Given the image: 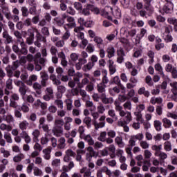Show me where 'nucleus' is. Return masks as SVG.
I'll list each match as a JSON object with an SVG mask.
<instances>
[{
    "label": "nucleus",
    "mask_w": 177,
    "mask_h": 177,
    "mask_svg": "<svg viewBox=\"0 0 177 177\" xmlns=\"http://www.w3.org/2000/svg\"><path fill=\"white\" fill-rule=\"evenodd\" d=\"M110 13H111L115 19H121V10L117 6L111 8L110 6H106L102 10L101 16H104V17H106L108 20H113L109 15Z\"/></svg>",
    "instance_id": "obj_1"
},
{
    "label": "nucleus",
    "mask_w": 177,
    "mask_h": 177,
    "mask_svg": "<svg viewBox=\"0 0 177 177\" xmlns=\"http://www.w3.org/2000/svg\"><path fill=\"white\" fill-rule=\"evenodd\" d=\"M115 109L119 113L120 117H125V120H123V122L125 124H129L132 121V113L129 111L125 112L124 108L121 106V104L118 100H115L114 102Z\"/></svg>",
    "instance_id": "obj_2"
},
{
    "label": "nucleus",
    "mask_w": 177,
    "mask_h": 177,
    "mask_svg": "<svg viewBox=\"0 0 177 177\" xmlns=\"http://www.w3.org/2000/svg\"><path fill=\"white\" fill-rule=\"evenodd\" d=\"M145 109L146 105H145V104H140L136 106V111L133 113L136 121L140 122L141 124H143V122H145V120H143V114H142V112Z\"/></svg>",
    "instance_id": "obj_3"
},
{
    "label": "nucleus",
    "mask_w": 177,
    "mask_h": 177,
    "mask_svg": "<svg viewBox=\"0 0 177 177\" xmlns=\"http://www.w3.org/2000/svg\"><path fill=\"white\" fill-rule=\"evenodd\" d=\"M67 24L64 25V30H67V28H75L77 24H75V19L74 17L67 15L66 17Z\"/></svg>",
    "instance_id": "obj_4"
},
{
    "label": "nucleus",
    "mask_w": 177,
    "mask_h": 177,
    "mask_svg": "<svg viewBox=\"0 0 177 177\" xmlns=\"http://www.w3.org/2000/svg\"><path fill=\"white\" fill-rule=\"evenodd\" d=\"M19 99L20 97L19 96V94L13 93L12 95H11V99L10 100V107H12L13 109H17L19 105L16 102L19 100Z\"/></svg>",
    "instance_id": "obj_5"
},
{
    "label": "nucleus",
    "mask_w": 177,
    "mask_h": 177,
    "mask_svg": "<svg viewBox=\"0 0 177 177\" xmlns=\"http://www.w3.org/2000/svg\"><path fill=\"white\" fill-rule=\"evenodd\" d=\"M66 19H67V14L64 13L62 15V17H55L54 19L55 23L59 26V27L63 26L64 28V23H66Z\"/></svg>",
    "instance_id": "obj_6"
},
{
    "label": "nucleus",
    "mask_w": 177,
    "mask_h": 177,
    "mask_svg": "<svg viewBox=\"0 0 177 177\" xmlns=\"http://www.w3.org/2000/svg\"><path fill=\"white\" fill-rule=\"evenodd\" d=\"M145 9L147 12L145 10H141L140 11V16H141V17H145V19H147V16H151V14L153 13V12H154V9L149 6H146Z\"/></svg>",
    "instance_id": "obj_7"
},
{
    "label": "nucleus",
    "mask_w": 177,
    "mask_h": 177,
    "mask_svg": "<svg viewBox=\"0 0 177 177\" xmlns=\"http://www.w3.org/2000/svg\"><path fill=\"white\" fill-rule=\"evenodd\" d=\"M75 153L71 149H68L65 151V156L64 157V162H68L71 160V157H74Z\"/></svg>",
    "instance_id": "obj_8"
},
{
    "label": "nucleus",
    "mask_w": 177,
    "mask_h": 177,
    "mask_svg": "<svg viewBox=\"0 0 177 177\" xmlns=\"http://www.w3.org/2000/svg\"><path fill=\"white\" fill-rule=\"evenodd\" d=\"M169 28L165 27V32L162 35V38L165 41V42H172L174 38L169 34Z\"/></svg>",
    "instance_id": "obj_9"
},
{
    "label": "nucleus",
    "mask_w": 177,
    "mask_h": 177,
    "mask_svg": "<svg viewBox=\"0 0 177 177\" xmlns=\"http://www.w3.org/2000/svg\"><path fill=\"white\" fill-rule=\"evenodd\" d=\"M84 28L82 26H77L74 28V32H75L76 37H77L78 39H84V32H82L81 31L84 30Z\"/></svg>",
    "instance_id": "obj_10"
},
{
    "label": "nucleus",
    "mask_w": 177,
    "mask_h": 177,
    "mask_svg": "<svg viewBox=\"0 0 177 177\" xmlns=\"http://www.w3.org/2000/svg\"><path fill=\"white\" fill-rule=\"evenodd\" d=\"M104 120H106V116L102 115L99 119V121H101V122H97V121L94 122V126L95 129H99V128H104L106 125V122H104Z\"/></svg>",
    "instance_id": "obj_11"
},
{
    "label": "nucleus",
    "mask_w": 177,
    "mask_h": 177,
    "mask_svg": "<svg viewBox=\"0 0 177 177\" xmlns=\"http://www.w3.org/2000/svg\"><path fill=\"white\" fill-rule=\"evenodd\" d=\"M1 8L2 9V13L4 15L5 17L8 19V20H10V10H9V8L6 5H1Z\"/></svg>",
    "instance_id": "obj_12"
},
{
    "label": "nucleus",
    "mask_w": 177,
    "mask_h": 177,
    "mask_svg": "<svg viewBox=\"0 0 177 177\" xmlns=\"http://www.w3.org/2000/svg\"><path fill=\"white\" fill-rule=\"evenodd\" d=\"M106 52L107 53L106 57L109 59H111V57H114V56H115V48H114L113 46H108Z\"/></svg>",
    "instance_id": "obj_13"
},
{
    "label": "nucleus",
    "mask_w": 177,
    "mask_h": 177,
    "mask_svg": "<svg viewBox=\"0 0 177 177\" xmlns=\"http://www.w3.org/2000/svg\"><path fill=\"white\" fill-rule=\"evenodd\" d=\"M174 10V3L172 1H169L163 7V11L165 13H171Z\"/></svg>",
    "instance_id": "obj_14"
},
{
    "label": "nucleus",
    "mask_w": 177,
    "mask_h": 177,
    "mask_svg": "<svg viewBox=\"0 0 177 177\" xmlns=\"http://www.w3.org/2000/svg\"><path fill=\"white\" fill-rule=\"evenodd\" d=\"M164 100L161 97H152L150 99V103L153 106L156 104H162Z\"/></svg>",
    "instance_id": "obj_15"
},
{
    "label": "nucleus",
    "mask_w": 177,
    "mask_h": 177,
    "mask_svg": "<svg viewBox=\"0 0 177 177\" xmlns=\"http://www.w3.org/2000/svg\"><path fill=\"white\" fill-rule=\"evenodd\" d=\"M63 127L53 128V133H54L55 136H57V138H60V136H63Z\"/></svg>",
    "instance_id": "obj_16"
},
{
    "label": "nucleus",
    "mask_w": 177,
    "mask_h": 177,
    "mask_svg": "<svg viewBox=\"0 0 177 177\" xmlns=\"http://www.w3.org/2000/svg\"><path fill=\"white\" fill-rule=\"evenodd\" d=\"M20 135L22 139L24 140L25 143L27 145L31 143V137H30L27 131H21Z\"/></svg>",
    "instance_id": "obj_17"
},
{
    "label": "nucleus",
    "mask_w": 177,
    "mask_h": 177,
    "mask_svg": "<svg viewBox=\"0 0 177 177\" xmlns=\"http://www.w3.org/2000/svg\"><path fill=\"white\" fill-rule=\"evenodd\" d=\"M94 42H95L97 48H104V42L103 41V39H102V37L98 36L95 37Z\"/></svg>",
    "instance_id": "obj_18"
},
{
    "label": "nucleus",
    "mask_w": 177,
    "mask_h": 177,
    "mask_svg": "<svg viewBox=\"0 0 177 177\" xmlns=\"http://www.w3.org/2000/svg\"><path fill=\"white\" fill-rule=\"evenodd\" d=\"M101 100L104 104H109L113 103L114 102V100H113V97L108 98L105 93H102L101 95Z\"/></svg>",
    "instance_id": "obj_19"
},
{
    "label": "nucleus",
    "mask_w": 177,
    "mask_h": 177,
    "mask_svg": "<svg viewBox=\"0 0 177 177\" xmlns=\"http://www.w3.org/2000/svg\"><path fill=\"white\" fill-rule=\"evenodd\" d=\"M3 38L6 39V44H9L13 42V37L9 35L8 31H4L3 32Z\"/></svg>",
    "instance_id": "obj_20"
},
{
    "label": "nucleus",
    "mask_w": 177,
    "mask_h": 177,
    "mask_svg": "<svg viewBox=\"0 0 177 177\" xmlns=\"http://www.w3.org/2000/svg\"><path fill=\"white\" fill-rule=\"evenodd\" d=\"M43 158L44 160H49L50 158V153H52V149L50 148H46L43 149Z\"/></svg>",
    "instance_id": "obj_21"
},
{
    "label": "nucleus",
    "mask_w": 177,
    "mask_h": 177,
    "mask_svg": "<svg viewBox=\"0 0 177 177\" xmlns=\"http://www.w3.org/2000/svg\"><path fill=\"white\" fill-rule=\"evenodd\" d=\"M29 125L30 123H28L27 120H24L19 124V129L22 131V132H26V130H27V128H28Z\"/></svg>",
    "instance_id": "obj_22"
},
{
    "label": "nucleus",
    "mask_w": 177,
    "mask_h": 177,
    "mask_svg": "<svg viewBox=\"0 0 177 177\" xmlns=\"http://www.w3.org/2000/svg\"><path fill=\"white\" fill-rule=\"evenodd\" d=\"M118 126L122 127L123 128L124 132H128L129 131V127H128V124L124 123V120H118Z\"/></svg>",
    "instance_id": "obj_23"
},
{
    "label": "nucleus",
    "mask_w": 177,
    "mask_h": 177,
    "mask_svg": "<svg viewBox=\"0 0 177 177\" xmlns=\"http://www.w3.org/2000/svg\"><path fill=\"white\" fill-rule=\"evenodd\" d=\"M138 95H143L145 97L150 96V92L146 90V88L141 87L138 91Z\"/></svg>",
    "instance_id": "obj_24"
},
{
    "label": "nucleus",
    "mask_w": 177,
    "mask_h": 177,
    "mask_svg": "<svg viewBox=\"0 0 177 177\" xmlns=\"http://www.w3.org/2000/svg\"><path fill=\"white\" fill-rule=\"evenodd\" d=\"M162 122L163 124L164 128L169 129L171 128V127H172V122L171 121V120L167 118H164L162 120Z\"/></svg>",
    "instance_id": "obj_25"
},
{
    "label": "nucleus",
    "mask_w": 177,
    "mask_h": 177,
    "mask_svg": "<svg viewBox=\"0 0 177 177\" xmlns=\"http://www.w3.org/2000/svg\"><path fill=\"white\" fill-rule=\"evenodd\" d=\"M66 138L64 137H61L59 140V143H58V149L59 150H63L64 149H66Z\"/></svg>",
    "instance_id": "obj_26"
},
{
    "label": "nucleus",
    "mask_w": 177,
    "mask_h": 177,
    "mask_svg": "<svg viewBox=\"0 0 177 177\" xmlns=\"http://www.w3.org/2000/svg\"><path fill=\"white\" fill-rule=\"evenodd\" d=\"M115 142L116 145H118V147L124 148L125 147V143H124V141H122V137L121 136H117L115 138Z\"/></svg>",
    "instance_id": "obj_27"
},
{
    "label": "nucleus",
    "mask_w": 177,
    "mask_h": 177,
    "mask_svg": "<svg viewBox=\"0 0 177 177\" xmlns=\"http://www.w3.org/2000/svg\"><path fill=\"white\" fill-rule=\"evenodd\" d=\"M32 88H33V89L35 90L36 93H37V95H41V89H42V85H41V84H39L38 82H35L32 84Z\"/></svg>",
    "instance_id": "obj_28"
},
{
    "label": "nucleus",
    "mask_w": 177,
    "mask_h": 177,
    "mask_svg": "<svg viewBox=\"0 0 177 177\" xmlns=\"http://www.w3.org/2000/svg\"><path fill=\"white\" fill-rule=\"evenodd\" d=\"M38 80V76L36 75H31L29 77V79L26 82V83L29 86H31L32 85V82L37 81Z\"/></svg>",
    "instance_id": "obj_29"
},
{
    "label": "nucleus",
    "mask_w": 177,
    "mask_h": 177,
    "mask_svg": "<svg viewBox=\"0 0 177 177\" xmlns=\"http://www.w3.org/2000/svg\"><path fill=\"white\" fill-rule=\"evenodd\" d=\"M1 131H7V132H10L12 131V127L10 124H6L5 123H1L0 124Z\"/></svg>",
    "instance_id": "obj_30"
},
{
    "label": "nucleus",
    "mask_w": 177,
    "mask_h": 177,
    "mask_svg": "<svg viewBox=\"0 0 177 177\" xmlns=\"http://www.w3.org/2000/svg\"><path fill=\"white\" fill-rule=\"evenodd\" d=\"M107 86L106 84H104L103 83H99L97 85V90L100 93H104L106 92V88Z\"/></svg>",
    "instance_id": "obj_31"
},
{
    "label": "nucleus",
    "mask_w": 177,
    "mask_h": 177,
    "mask_svg": "<svg viewBox=\"0 0 177 177\" xmlns=\"http://www.w3.org/2000/svg\"><path fill=\"white\" fill-rule=\"evenodd\" d=\"M20 46L21 47V50H20V53L21 55H27V53H28V50H27L26 48V43H24V41H21V43H19Z\"/></svg>",
    "instance_id": "obj_32"
},
{
    "label": "nucleus",
    "mask_w": 177,
    "mask_h": 177,
    "mask_svg": "<svg viewBox=\"0 0 177 177\" xmlns=\"http://www.w3.org/2000/svg\"><path fill=\"white\" fill-rule=\"evenodd\" d=\"M83 138L87 143H88L89 146H93V145H95V141L91 135L84 136Z\"/></svg>",
    "instance_id": "obj_33"
},
{
    "label": "nucleus",
    "mask_w": 177,
    "mask_h": 177,
    "mask_svg": "<svg viewBox=\"0 0 177 177\" xmlns=\"http://www.w3.org/2000/svg\"><path fill=\"white\" fill-rule=\"evenodd\" d=\"M81 174H84V177H90L92 175V172H91V169H88L87 167H83L80 170Z\"/></svg>",
    "instance_id": "obj_34"
},
{
    "label": "nucleus",
    "mask_w": 177,
    "mask_h": 177,
    "mask_svg": "<svg viewBox=\"0 0 177 177\" xmlns=\"http://www.w3.org/2000/svg\"><path fill=\"white\" fill-rule=\"evenodd\" d=\"M163 147L165 151H171L172 150V143L170 141H166L163 144Z\"/></svg>",
    "instance_id": "obj_35"
},
{
    "label": "nucleus",
    "mask_w": 177,
    "mask_h": 177,
    "mask_svg": "<svg viewBox=\"0 0 177 177\" xmlns=\"http://www.w3.org/2000/svg\"><path fill=\"white\" fill-rule=\"evenodd\" d=\"M33 174L35 176H43L44 172L38 167H35L33 168Z\"/></svg>",
    "instance_id": "obj_36"
},
{
    "label": "nucleus",
    "mask_w": 177,
    "mask_h": 177,
    "mask_svg": "<svg viewBox=\"0 0 177 177\" xmlns=\"http://www.w3.org/2000/svg\"><path fill=\"white\" fill-rule=\"evenodd\" d=\"M93 66H95V64H93V62H88L86 64L84 65L83 71H90V70H92V68H93Z\"/></svg>",
    "instance_id": "obj_37"
},
{
    "label": "nucleus",
    "mask_w": 177,
    "mask_h": 177,
    "mask_svg": "<svg viewBox=\"0 0 177 177\" xmlns=\"http://www.w3.org/2000/svg\"><path fill=\"white\" fill-rule=\"evenodd\" d=\"M120 88L115 86L109 89V92L111 96H115V95L120 93Z\"/></svg>",
    "instance_id": "obj_38"
},
{
    "label": "nucleus",
    "mask_w": 177,
    "mask_h": 177,
    "mask_svg": "<svg viewBox=\"0 0 177 177\" xmlns=\"http://www.w3.org/2000/svg\"><path fill=\"white\" fill-rule=\"evenodd\" d=\"M65 103L66 104V109L68 111H71L73 110V100L70 98H67L65 100Z\"/></svg>",
    "instance_id": "obj_39"
},
{
    "label": "nucleus",
    "mask_w": 177,
    "mask_h": 177,
    "mask_svg": "<svg viewBox=\"0 0 177 177\" xmlns=\"http://www.w3.org/2000/svg\"><path fill=\"white\" fill-rule=\"evenodd\" d=\"M32 136L33 137V140H39V136H41V131L39 129H35L32 132Z\"/></svg>",
    "instance_id": "obj_40"
},
{
    "label": "nucleus",
    "mask_w": 177,
    "mask_h": 177,
    "mask_svg": "<svg viewBox=\"0 0 177 177\" xmlns=\"http://www.w3.org/2000/svg\"><path fill=\"white\" fill-rule=\"evenodd\" d=\"M5 121L8 124H12V122H15V118H13V115H12L10 113L7 114V115L4 116Z\"/></svg>",
    "instance_id": "obj_41"
},
{
    "label": "nucleus",
    "mask_w": 177,
    "mask_h": 177,
    "mask_svg": "<svg viewBox=\"0 0 177 177\" xmlns=\"http://www.w3.org/2000/svg\"><path fill=\"white\" fill-rule=\"evenodd\" d=\"M161 125H162V123L160 120H155L153 122L154 128L156 131H157L158 132H160V131L162 129V128L161 127Z\"/></svg>",
    "instance_id": "obj_42"
},
{
    "label": "nucleus",
    "mask_w": 177,
    "mask_h": 177,
    "mask_svg": "<svg viewBox=\"0 0 177 177\" xmlns=\"http://www.w3.org/2000/svg\"><path fill=\"white\" fill-rule=\"evenodd\" d=\"M108 115L109 117H111V118H113L115 121H117L118 120V116L115 114V111L114 109H109L108 111Z\"/></svg>",
    "instance_id": "obj_43"
},
{
    "label": "nucleus",
    "mask_w": 177,
    "mask_h": 177,
    "mask_svg": "<svg viewBox=\"0 0 177 177\" xmlns=\"http://www.w3.org/2000/svg\"><path fill=\"white\" fill-rule=\"evenodd\" d=\"M64 125V120L63 119H57L55 122V128H62V127Z\"/></svg>",
    "instance_id": "obj_44"
},
{
    "label": "nucleus",
    "mask_w": 177,
    "mask_h": 177,
    "mask_svg": "<svg viewBox=\"0 0 177 177\" xmlns=\"http://www.w3.org/2000/svg\"><path fill=\"white\" fill-rule=\"evenodd\" d=\"M140 146L144 150H147V149H149V147H150V145L146 140H141L140 142Z\"/></svg>",
    "instance_id": "obj_45"
},
{
    "label": "nucleus",
    "mask_w": 177,
    "mask_h": 177,
    "mask_svg": "<svg viewBox=\"0 0 177 177\" xmlns=\"http://www.w3.org/2000/svg\"><path fill=\"white\" fill-rule=\"evenodd\" d=\"M36 39L37 41H39L40 42H44V44H46V38L44 37L39 32H37L36 35Z\"/></svg>",
    "instance_id": "obj_46"
},
{
    "label": "nucleus",
    "mask_w": 177,
    "mask_h": 177,
    "mask_svg": "<svg viewBox=\"0 0 177 177\" xmlns=\"http://www.w3.org/2000/svg\"><path fill=\"white\" fill-rule=\"evenodd\" d=\"M129 30H128V28L127 27H122L120 29V34L123 37H125L126 38H128L129 37Z\"/></svg>",
    "instance_id": "obj_47"
},
{
    "label": "nucleus",
    "mask_w": 177,
    "mask_h": 177,
    "mask_svg": "<svg viewBox=\"0 0 177 177\" xmlns=\"http://www.w3.org/2000/svg\"><path fill=\"white\" fill-rule=\"evenodd\" d=\"M14 35L16 37V38H17V41L19 44H21V41H24V39H23V37H21V33H20L19 30H15L14 32Z\"/></svg>",
    "instance_id": "obj_48"
},
{
    "label": "nucleus",
    "mask_w": 177,
    "mask_h": 177,
    "mask_svg": "<svg viewBox=\"0 0 177 177\" xmlns=\"http://www.w3.org/2000/svg\"><path fill=\"white\" fill-rule=\"evenodd\" d=\"M24 154L20 153L19 155H17L13 158V161L15 162H20L21 160H24Z\"/></svg>",
    "instance_id": "obj_49"
},
{
    "label": "nucleus",
    "mask_w": 177,
    "mask_h": 177,
    "mask_svg": "<svg viewBox=\"0 0 177 177\" xmlns=\"http://www.w3.org/2000/svg\"><path fill=\"white\" fill-rule=\"evenodd\" d=\"M27 32H28V37H34L35 32H37V33L38 32V29H35L34 28H31L28 29Z\"/></svg>",
    "instance_id": "obj_50"
},
{
    "label": "nucleus",
    "mask_w": 177,
    "mask_h": 177,
    "mask_svg": "<svg viewBox=\"0 0 177 177\" xmlns=\"http://www.w3.org/2000/svg\"><path fill=\"white\" fill-rule=\"evenodd\" d=\"M80 94L82 96V100H88L89 99V95L86 94V91L85 90L80 89Z\"/></svg>",
    "instance_id": "obj_51"
},
{
    "label": "nucleus",
    "mask_w": 177,
    "mask_h": 177,
    "mask_svg": "<svg viewBox=\"0 0 177 177\" xmlns=\"http://www.w3.org/2000/svg\"><path fill=\"white\" fill-rule=\"evenodd\" d=\"M40 143L43 146H45V145H47L48 143H49V138H48V135L47 134H45L44 136L41 138Z\"/></svg>",
    "instance_id": "obj_52"
},
{
    "label": "nucleus",
    "mask_w": 177,
    "mask_h": 177,
    "mask_svg": "<svg viewBox=\"0 0 177 177\" xmlns=\"http://www.w3.org/2000/svg\"><path fill=\"white\" fill-rule=\"evenodd\" d=\"M123 107L124 110H129L131 111V110H132V102L131 101H127L124 103Z\"/></svg>",
    "instance_id": "obj_53"
},
{
    "label": "nucleus",
    "mask_w": 177,
    "mask_h": 177,
    "mask_svg": "<svg viewBox=\"0 0 177 177\" xmlns=\"http://www.w3.org/2000/svg\"><path fill=\"white\" fill-rule=\"evenodd\" d=\"M155 70L156 71H158L160 73V75H162V77H165V75H164V71H162V66L160 64H156L155 65Z\"/></svg>",
    "instance_id": "obj_54"
},
{
    "label": "nucleus",
    "mask_w": 177,
    "mask_h": 177,
    "mask_svg": "<svg viewBox=\"0 0 177 177\" xmlns=\"http://www.w3.org/2000/svg\"><path fill=\"white\" fill-rule=\"evenodd\" d=\"M106 136H107V133L106 131H102L100 133L97 139L100 142H106Z\"/></svg>",
    "instance_id": "obj_55"
},
{
    "label": "nucleus",
    "mask_w": 177,
    "mask_h": 177,
    "mask_svg": "<svg viewBox=\"0 0 177 177\" xmlns=\"http://www.w3.org/2000/svg\"><path fill=\"white\" fill-rule=\"evenodd\" d=\"M28 106H30V104L26 102H24V104H22L21 109L23 111V113H28V111H30V107H28Z\"/></svg>",
    "instance_id": "obj_56"
},
{
    "label": "nucleus",
    "mask_w": 177,
    "mask_h": 177,
    "mask_svg": "<svg viewBox=\"0 0 177 177\" xmlns=\"http://www.w3.org/2000/svg\"><path fill=\"white\" fill-rule=\"evenodd\" d=\"M88 84H89V79L83 78L82 83L78 84V88H84V86H85V85H88Z\"/></svg>",
    "instance_id": "obj_57"
},
{
    "label": "nucleus",
    "mask_w": 177,
    "mask_h": 177,
    "mask_svg": "<svg viewBox=\"0 0 177 177\" xmlns=\"http://www.w3.org/2000/svg\"><path fill=\"white\" fill-rule=\"evenodd\" d=\"M21 11L23 17H28V15H30L28 8H27V7H25V6L21 7Z\"/></svg>",
    "instance_id": "obj_58"
},
{
    "label": "nucleus",
    "mask_w": 177,
    "mask_h": 177,
    "mask_svg": "<svg viewBox=\"0 0 177 177\" xmlns=\"http://www.w3.org/2000/svg\"><path fill=\"white\" fill-rule=\"evenodd\" d=\"M0 153H1V154L3 155V157L5 158H8V157H9V156H10V152H9V151H8V150H6L5 148H3V147L0 148Z\"/></svg>",
    "instance_id": "obj_59"
},
{
    "label": "nucleus",
    "mask_w": 177,
    "mask_h": 177,
    "mask_svg": "<svg viewBox=\"0 0 177 177\" xmlns=\"http://www.w3.org/2000/svg\"><path fill=\"white\" fill-rule=\"evenodd\" d=\"M54 103L56 106H57L58 109H61V110H63V100L60 99H57L55 100Z\"/></svg>",
    "instance_id": "obj_60"
},
{
    "label": "nucleus",
    "mask_w": 177,
    "mask_h": 177,
    "mask_svg": "<svg viewBox=\"0 0 177 177\" xmlns=\"http://www.w3.org/2000/svg\"><path fill=\"white\" fill-rule=\"evenodd\" d=\"M19 92L21 96H26V93H27V86L24 85L22 87H19Z\"/></svg>",
    "instance_id": "obj_61"
},
{
    "label": "nucleus",
    "mask_w": 177,
    "mask_h": 177,
    "mask_svg": "<svg viewBox=\"0 0 177 177\" xmlns=\"http://www.w3.org/2000/svg\"><path fill=\"white\" fill-rule=\"evenodd\" d=\"M120 41L121 44H122V45L124 46V48H127V46H129V45H130L129 40H128V39H127L125 37L120 38Z\"/></svg>",
    "instance_id": "obj_62"
},
{
    "label": "nucleus",
    "mask_w": 177,
    "mask_h": 177,
    "mask_svg": "<svg viewBox=\"0 0 177 177\" xmlns=\"http://www.w3.org/2000/svg\"><path fill=\"white\" fill-rule=\"evenodd\" d=\"M167 118H172L173 120H177V112H168L167 113Z\"/></svg>",
    "instance_id": "obj_63"
},
{
    "label": "nucleus",
    "mask_w": 177,
    "mask_h": 177,
    "mask_svg": "<svg viewBox=\"0 0 177 177\" xmlns=\"http://www.w3.org/2000/svg\"><path fill=\"white\" fill-rule=\"evenodd\" d=\"M136 140H139L140 142H142L145 136L142 133H138L136 135L132 136Z\"/></svg>",
    "instance_id": "obj_64"
}]
</instances>
